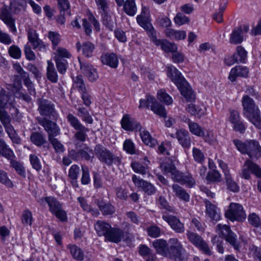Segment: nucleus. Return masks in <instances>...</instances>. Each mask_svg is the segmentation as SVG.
Segmentation results:
<instances>
[{"instance_id":"f257e3e1","label":"nucleus","mask_w":261,"mask_h":261,"mask_svg":"<svg viewBox=\"0 0 261 261\" xmlns=\"http://www.w3.org/2000/svg\"><path fill=\"white\" fill-rule=\"evenodd\" d=\"M167 75L177 87L181 94L188 100L194 99L193 91L182 75L181 73L173 65L167 67Z\"/></svg>"},{"instance_id":"f03ea898","label":"nucleus","mask_w":261,"mask_h":261,"mask_svg":"<svg viewBox=\"0 0 261 261\" xmlns=\"http://www.w3.org/2000/svg\"><path fill=\"white\" fill-rule=\"evenodd\" d=\"M243 115L256 127L261 129V117L258 106L248 95H244L242 100Z\"/></svg>"},{"instance_id":"7ed1b4c3","label":"nucleus","mask_w":261,"mask_h":261,"mask_svg":"<svg viewBox=\"0 0 261 261\" xmlns=\"http://www.w3.org/2000/svg\"><path fill=\"white\" fill-rule=\"evenodd\" d=\"M233 143L239 151L247 154L252 160H257L261 157V146L257 141L250 140L243 142L240 140L234 139Z\"/></svg>"},{"instance_id":"20e7f679","label":"nucleus","mask_w":261,"mask_h":261,"mask_svg":"<svg viewBox=\"0 0 261 261\" xmlns=\"http://www.w3.org/2000/svg\"><path fill=\"white\" fill-rule=\"evenodd\" d=\"M169 247L166 256L171 261H187L188 255L181 242L176 238L169 240Z\"/></svg>"},{"instance_id":"39448f33","label":"nucleus","mask_w":261,"mask_h":261,"mask_svg":"<svg viewBox=\"0 0 261 261\" xmlns=\"http://www.w3.org/2000/svg\"><path fill=\"white\" fill-rule=\"evenodd\" d=\"M94 151L96 158L102 163H104L109 166L113 164L116 165L120 164V158L115 155L101 144L96 145L94 148Z\"/></svg>"},{"instance_id":"423d86ee","label":"nucleus","mask_w":261,"mask_h":261,"mask_svg":"<svg viewBox=\"0 0 261 261\" xmlns=\"http://www.w3.org/2000/svg\"><path fill=\"white\" fill-rule=\"evenodd\" d=\"M38 111L43 117L57 120L59 115L55 109V105L50 100L42 98L37 100Z\"/></svg>"},{"instance_id":"0eeeda50","label":"nucleus","mask_w":261,"mask_h":261,"mask_svg":"<svg viewBox=\"0 0 261 261\" xmlns=\"http://www.w3.org/2000/svg\"><path fill=\"white\" fill-rule=\"evenodd\" d=\"M66 118L70 125L77 130L74 134L76 139L82 142H85L87 137V133L89 130V129L83 125L76 117L71 113L67 115Z\"/></svg>"},{"instance_id":"6e6552de","label":"nucleus","mask_w":261,"mask_h":261,"mask_svg":"<svg viewBox=\"0 0 261 261\" xmlns=\"http://www.w3.org/2000/svg\"><path fill=\"white\" fill-rule=\"evenodd\" d=\"M225 217L233 222H244L246 218V214L242 205L237 203H231L229 208L225 212Z\"/></svg>"},{"instance_id":"1a4fd4ad","label":"nucleus","mask_w":261,"mask_h":261,"mask_svg":"<svg viewBox=\"0 0 261 261\" xmlns=\"http://www.w3.org/2000/svg\"><path fill=\"white\" fill-rule=\"evenodd\" d=\"M36 120L47 132L48 139L60 135V129L56 122L46 118L41 117H38Z\"/></svg>"},{"instance_id":"9d476101","label":"nucleus","mask_w":261,"mask_h":261,"mask_svg":"<svg viewBox=\"0 0 261 261\" xmlns=\"http://www.w3.org/2000/svg\"><path fill=\"white\" fill-rule=\"evenodd\" d=\"M186 236L190 242L198 247L205 254L208 255L212 254V252L208 245L204 241L201 236L189 230L187 231Z\"/></svg>"},{"instance_id":"9b49d317","label":"nucleus","mask_w":261,"mask_h":261,"mask_svg":"<svg viewBox=\"0 0 261 261\" xmlns=\"http://www.w3.org/2000/svg\"><path fill=\"white\" fill-rule=\"evenodd\" d=\"M218 163L224 173L227 189L234 193L238 192L240 190L239 186L232 179L227 165L222 160H219Z\"/></svg>"},{"instance_id":"f8f14e48","label":"nucleus","mask_w":261,"mask_h":261,"mask_svg":"<svg viewBox=\"0 0 261 261\" xmlns=\"http://www.w3.org/2000/svg\"><path fill=\"white\" fill-rule=\"evenodd\" d=\"M250 171L256 177L261 179V169L258 165L248 159L245 161L242 170V177L246 179H250Z\"/></svg>"},{"instance_id":"ddd939ff","label":"nucleus","mask_w":261,"mask_h":261,"mask_svg":"<svg viewBox=\"0 0 261 261\" xmlns=\"http://www.w3.org/2000/svg\"><path fill=\"white\" fill-rule=\"evenodd\" d=\"M0 19L7 25L12 33L16 32L15 19L13 17L7 6L4 5L0 9Z\"/></svg>"},{"instance_id":"4468645a","label":"nucleus","mask_w":261,"mask_h":261,"mask_svg":"<svg viewBox=\"0 0 261 261\" xmlns=\"http://www.w3.org/2000/svg\"><path fill=\"white\" fill-rule=\"evenodd\" d=\"M149 10L145 7H142L141 13L137 17V21L138 23L147 32L148 35L151 32H154L155 30L150 22V20L148 17Z\"/></svg>"},{"instance_id":"2eb2a0df","label":"nucleus","mask_w":261,"mask_h":261,"mask_svg":"<svg viewBox=\"0 0 261 261\" xmlns=\"http://www.w3.org/2000/svg\"><path fill=\"white\" fill-rule=\"evenodd\" d=\"M156 31L151 32L148 36L154 44L157 46H161L162 50L166 53H176L177 50V47L174 43H171L166 40H161L158 39L156 36Z\"/></svg>"},{"instance_id":"dca6fc26","label":"nucleus","mask_w":261,"mask_h":261,"mask_svg":"<svg viewBox=\"0 0 261 261\" xmlns=\"http://www.w3.org/2000/svg\"><path fill=\"white\" fill-rule=\"evenodd\" d=\"M162 218L168 223L171 229L175 232L181 233L185 231L184 224L176 217L164 213Z\"/></svg>"},{"instance_id":"f3484780","label":"nucleus","mask_w":261,"mask_h":261,"mask_svg":"<svg viewBox=\"0 0 261 261\" xmlns=\"http://www.w3.org/2000/svg\"><path fill=\"white\" fill-rule=\"evenodd\" d=\"M28 38L34 49H37L39 51H44L46 49V45L39 38L36 31L29 29L28 31Z\"/></svg>"},{"instance_id":"a211bd4d","label":"nucleus","mask_w":261,"mask_h":261,"mask_svg":"<svg viewBox=\"0 0 261 261\" xmlns=\"http://www.w3.org/2000/svg\"><path fill=\"white\" fill-rule=\"evenodd\" d=\"M229 121L232 124L233 129L241 134H244L246 130V126L244 122L241 120L240 113L236 110H230Z\"/></svg>"},{"instance_id":"6ab92c4d","label":"nucleus","mask_w":261,"mask_h":261,"mask_svg":"<svg viewBox=\"0 0 261 261\" xmlns=\"http://www.w3.org/2000/svg\"><path fill=\"white\" fill-rule=\"evenodd\" d=\"M132 180L137 187L140 188L148 195H153L156 192V188L152 184L138 178L136 175L133 176Z\"/></svg>"},{"instance_id":"aec40b11","label":"nucleus","mask_w":261,"mask_h":261,"mask_svg":"<svg viewBox=\"0 0 261 261\" xmlns=\"http://www.w3.org/2000/svg\"><path fill=\"white\" fill-rule=\"evenodd\" d=\"M121 127L126 130H139L142 129L140 124L128 114L123 115L121 120Z\"/></svg>"},{"instance_id":"412c9836","label":"nucleus","mask_w":261,"mask_h":261,"mask_svg":"<svg viewBox=\"0 0 261 261\" xmlns=\"http://www.w3.org/2000/svg\"><path fill=\"white\" fill-rule=\"evenodd\" d=\"M81 69L84 74L91 82L95 81L98 77V73L93 66L88 63L82 62L80 60Z\"/></svg>"},{"instance_id":"4be33fe9","label":"nucleus","mask_w":261,"mask_h":261,"mask_svg":"<svg viewBox=\"0 0 261 261\" xmlns=\"http://www.w3.org/2000/svg\"><path fill=\"white\" fill-rule=\"evenodd\" d=\"M95 203L104 216L112 215L115 212V207L110 202H106L103 199H96Z\"/></svg>"},{"instance_id":"5701e85b","label":"nucleus","mask_w":261,"mask_h":261,"mask_svg":"<svg viewBox=\"0 0 261 261\" xmlns=\"http://www.w3.org/2000/svg\"><path fill=\"white\" fill-rule=\"evenodd\" d=\"M152 245L156 253L166 257L169 247V242L163 239H156L153 241Z\"/></svg>"},{"instance_id":"b1692460","label":"nucleus","mask_w":261,"mask_h":261,"mask_svg":"<svg viewBox=\"0 0 261 261\" xmlns=\"http://www.w3.org/2000/svg\"><path fill=\"white\" fill-rule=\"evenodd\" d=\"M176 137L178 143L185 148L189 149L191 144L189 133L185 129H180L176 132Z\"/></svg>"},{"instance_id":"393cba45","label":"nucleus","mask_w":261,"mask_h":261,"mask_svg":"<svg viewBox=\"0 0 261 261\" xmlns=\"http://www.w3.org/2000/svg\"><path fill=\"white\" fill-rule=\"evenodd\" d=\"M124 236V232L122 230L111 227L105 237V239L109 242L118 243L121 241Z\"/></svg>"},{"instance_id":"a878e982","label":"nucleus","mask_w":261,"mask_h":261,"mask_svg":"<svg viewBox=\"0 0 261 261\" xmlns=\"http://www.w3.org/2000/svg\"><path fill=\"white\" fill-rule=\"evenodd\" d=\"M248 73L249 70L246 67L241 65L236 66L231 69L228 79L231 81L234 82L238 76L246 77Z\"/></svg>"},{"instance_id":"bb28decb","label":"nucleus","mask_w":261,"mask_h":261,"mask_svg":"<svg viewBox=\"0 0 261 261\" xmlns=\"http://www.w3.org/2000/svg\"><path fill=\"white\" fill-rule=\"evenodd\" d=\"M76 47L78 51L81 50L82 54L85 57L89 58L92 56L93 52L95 49V45L89 41L85 42L82 45L80 42H77L76 43Z\"/></svg>"},{"instance_id":"cd10ccee","label":"nucleus","mask_w":261,"mask_h":261,"mask_svg":"<svg viewBox=\"0 0 261 261\" xmlns=\"http://www.w3.org/2000/svg\"><path fill=\"white\" fill-rule=\"evenodd\" d=\"M100 60L103 64H106L112 68H116L118 64V59L117 56L114 53L105 54L101 55Z\"/></svg>"},{"instance_id":"c85d7f7f","label":"nucleus","mask_w":261,"mask_h":261,"mask_svg":"<svg viewBox=\"0 0 261 261\" xmlns=\"http://www.w3.org/2000/svg\"><path fill=\"white\" fill-rule=\"evenodd\" d=\"M206 213L211 219L218 221L220 219L219 209L210 201H205Z\"/></svg>"},{"instance_id":"c756f323","label":"nucleus","mask_w":261,"mask_h":261,"mask_svg":"<svg viewBox=\"0 0 261 261\" xmlns=\"http://www.w3.org/2000/svg\"><path fill=\"white\" fill-rule=\"evenodd\" d=\"M14 98L12 92L7 91L4 89L0 91V109H5L8 104H11Z\"/></svg>"},{"instance_id":"7c9ffc66","label":"nucleus","mask_w":261,"mask_h":261,"mask_svg":"<svg viewBox=\"0 0 261 261\" xmlns=\"http://www.w3.org/2000/svg\"><path fill=\"white\" fill-rule=\"evenodd\" d=\"M31 141L38 147L45 146L47 143L45 136L41 132H33L30 136Z\"/></svg>"},{"instance_id":"2f4dec72","label":"nucleus","mask_w":261,"mask_h":261,"mask_svg":"<svg viewBox=\"0 0 261 261\" xmlns=\"http://www.w3.org/2000/svg\"><path fill=\"white\" fill-rule=\"evenodd\" d=\"M111 227L110 224L101 220H98L95 224V229L99 236L105 237Z\"/></svg>"},{"instance_id":"473e14b6","label":"nucleus","mask_w":261,"mask_h":261,"mask_svg":"<svg viewBox=\"0 0 261 261\" xmlns=\"http://www.w3.org/2000/svg\"><path fill=\"white\" fill-rule=\"evenodd\" d=\"M166 36L171 39L179 40L184 39L186 37L185 31H176L173 29H167L165 31Z\"/></svg>"},{"instance_id":"72a5a7b5","label":"nucleus","mask_w":261,"mask_h":261,"mask_svg":"<svg viewBox=\"0 0 261 261\" xmlns=\"http://www.w3.org/2000/svg\"><path fill=\"white\" fill-rule=\"evenodd\" d=\"M172 188L176 196L180 199L188 202L190 200V195L181 187L176 184H174Z\"/></svg>"},{"instance_id":"f704fd0d","label":"nucleus","mask_w":261,"mask_h":261,"mask_svg":"<svg viewBox=\"0 0 261 261\" xmlns=\"http://www.w3.org/2000/svg\"><path fill=\"white\" fill-rule=\"evenodd\" d=\"M46 76L47 79L53 83H56L58 81L57 72L54 64L50 61H47Z\"/></svg>"},{"instance_id":"c9c22d12","label":"nucleus","mask_w":261,"mask_h":261,"mask_svg":"<svg viewBox=\"0 0 261 261\" xmlns=\"http://www.w3.org/2000/svg\"><path fill=\"white\" fill-rule=\"evenodd\" d=\"M0 121L4 126L6 131L13 128L11 123V118L4 109H0Z\"/></svg>"},{"instance_id":"e433bc0d","label":"nucleus","mask_w":261,"mask_h":261,"mask_svg":"<svg viewBox=\"0 0 261 261\" xmlns=\"http://www.w3.org/2000/svg\"><path fill=\"white\" fill-rule=\"evenodd\" d=\"M122 6L123 11L127 15L133 16L136 14L137 8L135 0H125Z\"/></svg>"},{"instance_id":"4c0bfd02","label":"nucleus","mask_w":261,"mask_h":261,"mask_svg":"<svg viewBox=\"0 0 261 261\" xmlns=\"http://www.w3.org/2000/svg\"><path fill=\"white\" fill-rule=\"evenodd\" d=\"M93 150L86 145L84 147L79 149V160H85L86 161H92L94 155H91L90 153L93 154Z\"/></svg>"},{"instance_id":"58836bf2","label":"nucleus","mask_w":261,"mask_h":261,"mask_svg":"<svg viewBox=\"0 0 261 261\" xmlns=\"http://www.w3.org/2000/svg\"><path fill=\"white\" fill-rule=\"evenodd\" d=\"M77 115L81 118L82 121L88 124L93 123V120L88 110L83 107H79L77 109Z\"/></svg>"},{"instance_id":"ea45409f","label":"nucleus","mask_w":261,"mask_h":261,"mask_svg":"<svg viewBox=\"0 0 261 261\" xmlns=\"http://www.w3.org/2000/svg\"><path fill=\"white\" fill-rule=\"evenodd\" d=\"M0 153L10 160L15 158L13 150L2 140H0Z\"/></svg>"},{"instance_id":"a19ab883","label":"nucleus","mask_w":261,"mask_h":261,"mask_svg":"<svg viewBox=\"0 0 261 261\" xmlns=\"http://www.w3.org/2000/svg\"><path fill=\"white\" fill-rule=\"evenodd\" d=\"M67 248L70 250V254L73 258L79 261L84 260V253L80 247L75 245L69 244L67 246Z\"/></svg>"},{"instance_id":"79ce46f5","label":"nucleus","mask_w":261,"mask_h":261,"mask_svg":"<svg viewBox=\"0 0 261 261\" xmlns=\"http://www.w3.org/2000/svg\"><path fill=\"white\" fill-rule=\"evenodd\" d=\"M190 132L194 135L198 137L203 136L204 128L200 126L197 123L192 121L188 119L187 121Z\"/></svg>"},{"instance_id":"37998d69","label":"nucleus","mask_w":261,"mask_h":261,"mask_svg":"<svg viewBox=\"0 0 261 261\" xmlns=\"http://www.w3.org/2000/svg\"><path fill=\"white\" fill-rule=\"evenodd\" d=\"M242 29L241 27L234 30L230 37V43L234 44L241 43L243 40V37L242 35Z\"/></svg>"},{"instance_id":"c03bdc74","label":"nucleus","mask_w":261,"mask_h":261,"mask_svg":"<svg viewBox=\"0 0 261 261\" xmlns=\"http://www.w3.org/2000/svg\"><path fill=\"white\" fill-rule=\"evenodd\" d=\"M45 200L48 204L49 211L52 214H54L62 207L60 202L55 197H46L45 198Z\"/></svg>"},{"instance_id":"a18cd8bd","label":"nucleus","mask_w":261,"mask_h":261,"mask_svg":"<svg viewBox=\"0 0 261 261\" xmlns=\"http://www.w3.org/2000/svg\"><path fill=\"white\" fill-rule=\"evenodd\" d=\"M27 6L25 0H11L10 8L14 13H19L21 9L24 10Z\"/></svg>"},{"instance_id":"49530a36","label":"nucleus","mask_w":261,"mask_h":261,"mask_svg":"<svg viewBox=\"0 0 261 261\" xmlns=\"http://www.w3.org/2000/svg\"><path fill=\"white\" fill-rule=\"evenodd\" d=\"M205 179L208 184L219 182L222 180L221 174L217 170L210 171L208 172Z\"/></svg>"},{"instance_id":"de8ad7c7","label":"nucleus","mask_w":261,"mask_h":261,"mask_svg":"<svg viewBox=\"0 0 261 261\" xmlns=\"http://www.w3.org/2000/svg\"><path fill=\"white\" fill-rule=\"evenodd\" d=\"M140 132V137L142 139V141L147 145H148L150 147L154 146L157 143V141L152 138L149 133L148 131H141Z\"/></svg>"},{"instance_id":"09e8293b","label":"nucleus","mask_w":261,"mask_h":261,"mask_svg":"<svg viewBox=\"0 0 261 261\" xmlns=\"http://www.w3.org/2000/svg\"><path fill=\"white\" fill-rule=\"evenodd\" d=\"M160 168L164 174L169 173L171 174L176 169L174 163L170 160H167L163 162L160 165Z\"/></svg>"},{"instance_id":"8fccbe9b","label":"nucleus","mask_w":261,"mask_h":261,"mask_svg":"<svg viewBox=\"0 0 261 261\" xmlns=\"http://www.w3.org/2000/svg\"><path fill=\"white\" fill-rule=\"evenodd\" d=\"M21 78L23 80L24 85L27 87L28 91L30 95H34L36 94L35 89L33 82L30 79L29 74L27 72L24 74Z\"/></svg>"},{"instance_id":"3c124183","label":"nucleus","mask_w":261,"mask_h":261,"mask_svg":"<svg viewBox=\"0 0 261 261\" xmlns=\"http://www.w3.org/2000/svg\"><path fill=\"white\" fill-rule=\"evenodd\" d=\"M115 192L117 198L121 200H127L129 197V192L127 189L122 186L116 187Z\"/></svg>"},{"instance_id":"603ef678","label":"nucleus","mask_w":261,"mask_h":261,"mask_svg":"<svg viewBox=\"0 0 261 261\" xmlns=\"http://www.w3.org/2000/svg\"><path fill=\"white\" fill-rule=\"evenodd\" d=\"M56 67L60 73L64 74L66 72L68 62L66 59H62L61 58L55 59Z\"/></svg>"},{"instance_id":"864d4df0","label":"nucleus","mask_w":261,"mask_h":261,"mask_svg":"<svg viewBox=\"0 0 261 261\" xmlns=\"http://www.w3.org/2000/svg\"><path fill=\"white\" fill-rule=\"evenodd\" d=\"M187 110L192 115L199 118L204 115L205 113L204 109L193 104L189 105Z\"/></svg>"},{"instance_id":"5fc2aeb1","label":"nucleus","mask_w":261,"mask_h":261,"mask_svg":"<svg viewBox=\"0 0 261 261\" xmlns=\"http://www.w3.org/2000/svg\"><path fill=\"white\" fill-rule=\"evenodd\" d=\"M10 164L19 175L23 177H25V169L20 162L12 159L10 160Z\"/></svg>"},{"instance_id":"6e6d98bb","label":"nucleus","mask_w":261,"mask_h":261,"mask_svg":"<svg viewBox=\"0 0 261 261\" xmlns=\"http://www.w3.org/2000/svg\"><path fill=\"white\" fill-rule=\"evenodd\" d=\"M248 223L253 227L258 228L261 226V220L255 213H250L248 216Z\"/></svg>"},{"instance_id":"4d7b16f0","label":"nucleus","mask_w":261,"mask_h":261,"mask_svg":"<svg viewBox=\"0 0 261 261\" xmlns=\"http://www.w3.org/2000/svg\"><path fill=\"white\" fill-rule=\"evenodd\" d=\"M217 230L218 233L223 238H225L232 232L229 226L225 224H219L217 225Z\"/></svg>"},{"instance_id":"13d9d810","label":"nucleus","mask_w":261,"mask_h":261,"mask_svg":"<svg viewBox=\"0 0 261 261\" xmlns=\"http://www.w3.org/2000/svg\"><path fill=\"white\" fill-rule=\"evenodd\" d=\"M180 184L186 185L189 188H192L195 185V181L190 173H184Z\"/></svg>"},{"instance_id":"bf43d9fd","label":"nucleus","mask_w":261,"mask_h":261,"mask_svg":"<svg viewBox=\"0 0 261 261\" xmlns=\"http://www.w3.org/2000/svg\"><path fill=\"white\" fill-rule=\"evenodd\" d=\"M192 154L195 161L201 164L204 162L205 156L203 152L200 149L196 147H193Z\"/></svg>"},{"instance_id":"052dcab7","label":"nucleus","mask_w":261,"mask_h":261,"mask_svg":"<svg viewBox=\"0 0 261 261\" xmlns=\"http://www.w3.org/2000/svg\"><path fill=\"white\" fill-rule=\"evenodd\" d=\"M82 175L81 177V183L84 185H87L90 183L91 179L90 171L87 166H82Z\"/></svg>"},{"instance_id":"680f3d73","label":"nucleus","mask_w":261,"mask_h":261,"mask_svg":"<svg viewBox=\"0 0 261 261\" xmlns=\"http://www.w3.org/2000/svg\"><path fill=\"white\" fill-rule=\"evenodd\" d=\"M201 137L210 144H214L217 141L216 136L211 130H207L206 134L203 131V136H201Z\"/></svg>"},{"instance_id":"e2e57ef3","label":"nucleus","mask_w":261,"mask_h":261,"mask_svg":"<svg viewBox=\"0 0 261 261\" xmlns=\"http://www.w3.org/2000/svg\"><path fill=\"white\" fill-rule=\"evenodd\" d=\"M151 110L161 117L165 118L167 116L165 107L158 102H156L155 105H153Z\"/></svg>"},{"instance_id":"0e129e2a","label":"nucleus","mask_w":261,"mask_h":261,"mask_svg":"<svg viewBox=\"0 0 261 261\" xmlns=\"http://www.w3.org/2000/svg\"><path fill=\"white\" fill-rule=\"evenodd\" d=\"M123 148L129 154H134L136 153L135 144L130 139H126L124 141Z\"/></svg>"},{"instance_id":"69168bd1","label":"nucleus","mask_w":261,"mask_h":261,"mask_svg":"<svg viewBox=\"0 0 261 261\" xmlns=\"http://www.w3.org/2000/svg\"><path fill=\"white\" fill-rule=\"evenodd\" d=\"M158 95L160 101L167 105H171L173 102L172 98L163 90L158 91Z\"/></svg>"},{"instance_id":"338daca9","label":"nucleus","mask_w":261,"mask_h":261,"mask_svg":"<svg viewBox=\"0 0 261 261\" xmlns=\"http://www.w3.org/2000/svg\"><path fill=\"white\" fill-rule=\"evenodd\" d=\"M8 53L10 56L15 59H19L21 58V51L17 45H13L8 49Z\"/></svg>"},{"instance_id":"774afa93","label":"nucleus","mask_w":261,"mask_h":261,"mask_svg":"<svg viewBox=\"0 0 261 261\" xmlns=\"http://www.w3.org/2000/svg\"><path fill=\"white\" fill-rule=\"evenodd\" d=\"M225 240L232 245L236 250H240L239 243L237 240V235L234 232H230V234L225 238Z\"/></svg>"}]
</instances>
